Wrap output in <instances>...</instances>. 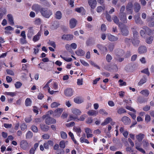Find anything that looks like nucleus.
Returning <instances> with one entry per match:
<instances>
[{
  "mask_svg": "<svg viewBox=\"0 0 154 154\" xmlns=\"http://www.w3.org/2000/svg\"><path fill=\"white\" fill-rule=\"evenodd\" d=\"M40 12L43 16L46 18H49L52 14V12L50 10L43 8L41 9Z\"/></svg>",
  "mask_w": 154,
  "mask_h": 154,
  "instance_id": "nucleus-1",
  "label": "nucleus"
},
{
  "mask_svg": "<svg viewBox=\"0 0 154 154\" xmlns=\"http://www.w3.org/2000/svg\"><path fill=\"white\" fill-rule=\"evenodd\" d=\"M120 29L122 34L123 35L127 36L128 35L129 32L126 25L122 24V26L120 27Z\"/></svg>",
  "mask_w": 154,
  "mask_h": 154,
  "instance_id": "nucleus-2",
  "label": "nucleus"
},
{
  "mask_svg": "<svg viewBox=\"0 0 154 154\" xmlns=\"http://www.w3.org/2000/svg\"><path fill=\"white\" fill-rule=\"evenodd\" d=\"M45 122L48 125L51 124H55L56 123V120L53 118L48 116L45 119Z\"/></svg>",
  "mask_w": 154,
  "mask_h": 154,
  "instance_id": "nucleus-3",
  "label": "nucleus"
},
{
  "mask_svg": "<svg viewBox=\"0 0 154 154\" xmlns=\"http://www.w3.org/2000/svg\"><path fill=\"white\" fill-rule=\"evenodd\" d=\"M63 109L60 108H58L55 110L54 112V117L55 118H58L59 117L63 112Z\"/></svg>",
  "mask_w": 154,
  "mask_h": 154,
  "instance_id": "nucleus-4",
  "label": "nucleus"
},
{
  "mask_svg": "<svg viewBox=\"0 0 154 154\" xmlns=\"http://www.w3.org/2000/svg\"><path fill=\"white\" fill-rule=\"evenodd\" d=\"M88 3L91 8V11L94 9L97 4L96 0H88Z\"/></svg>",
  "mask_w": 154,
  "mask_h": 154,
  "instance_id": "nucleus-5",
  "label": "nucleus"
},
{
  "mask_svg": "<svg viewBox=\"0 0 154 154\" xmlns=\"http://www.w3.org/2000/svg\"><path fill=\"white\" fill-rule=\"evenodd\" d=\"M20 146L21 148L25 150L27 149L29 146L28 143L25 140H23L21 141Z\"/></svg>",
  "mask_w": 154,
  "mask_h": 154,
  "instance_id": "nucleus-6",
  "label": "nucleus"
},
{
  "mask_svg": "<svg viewBox=\"0 0 154 154\" xmlns=\"http://www.w3.org/2000/svg\"><path fill=\"white\" fill-rule=\"evenodd\" d=\"M64 93L66 96L70 97L73 95V91L72 89L68 88L64 90Z\"/></svg>",
  "mask_w": 154,
  "mask_h": 154,
  "instance_id": "nucleus-7",
  "label": "nucleus"
},
{
  "mask_svg": "<svg viewBox=\"0 0 154 154\" xmlns=\"http://www.w3.org/2000/svg\"><path fill=\"white\" fill-rule=\"evenodd\" d=\"M122 121L125 125L129 124L131 122L130 119L126 116H124L122 119Z\"/></svg>",
  "mask_w": 154,
  "mask_h": 154,
  "instance_id": "nucleus-8",
  "label": "nucleus"
},
{
  "mask_svg": "<svg viewBox=\"0 0 154 154\" xmlns=\"http://www.w3.org/2000/svg\"><path fill=\"white\" fill-rule=\"evenodd\" d=\"M120 20L123 23H127V20L125 13L120 14L119 16Z\"/></svg>",
  "mask_w": 154,
  "mask_h": 154,
  "instance_id": "nucleus-9",
  "label": "nucleus"
},
{
  "mask_svg": "<svg viewBox=\"0 0 154 154\" xmlns=\"http://www.w3.org/2000/svg\"><path fill=\"white\" fill-rule=\"evenodd\" d=\"M62 39L64 40L69 41L73 38V35L70 34L63 35L62 37Z\"/></svg>",
  "mask_w": 154,
  "mask_h": 154,
  "instance_id": "nucleus-10",
  "label": "nucleus"
},
{
  "mask_svg": "<svg viewBox=\"0 0 154 154\" xmlns=\"http://www.w3.org/2000/svg\"><path fill=\"white\" fill-rule=\"evenodd\" d=\"M131 41L133 45L135 47H137L140 42V41L139 38H131Z\"/></svg>",
  "mask_w": 154,
  "mask_h": 154,
  "instance_id": "nucleus-11",
  "label": "nucleus"
},
{
  "mask_svg": "<svg viewBox=\"0 0 154 154\" xmlns=\"http://www.w3.org/2000/svg\"><path fill=\"white\" fill-rule=\"evenodd\" d=\"M147 48L145 46H141L140 47L138 50V51L140 54L144 53L147 51Z\"/></svg>",
  "mask_w": 154,
  "mask_h": 154,
  "instance_id": "nucleus-12",
  "label": "nucleus"
},
{
  "mask_svg": "<svg viewBox=\"0 0 154 154\" xmlns=\"http://www.w3.org/2000/svg\"><path fill=\"white\" fill-rule=\"evenodd\" d=\"M32 8L36 12H38L39 11H40V10L42 8H41L40 6L39 5L35 4L32 6Z\"/></svg>",
  "mask_w": 154,
  "mask_h": 154,
  "instance_id": "nucleus-13",
  "label": "nucleus"
},
{
  "mask_svg": "<svg viewBox=\"0 0 154 154\" xmlns=\"http://www.w3.org/2000/svg\"><path fill=\"white\" fill-rule=\"evenodd\" d=\"M77 21L74 18L71 19L70 21V27L71 28H74L75 26Z\"/></svg>",
  "mask_w": 154,
  "mask_h": 154,
  "instance_id": "nucleus-14",
  "label": "nucleus"
},
{
  "mask_svg": "<svg viewBox=\"0 0 154 154\" xmlns=\"http://www.w3.org/2000/svg\"><path fill=\"white\" fill-rule=\"evenodd\" d=\"M134 10L136 12H138L140 9V6L139 4L135 2L134 4Z\"/></svg>",
  "mask_w": 154,
  "mask_h": 154,
  "instance_id": "nucleus-15",
  "label": "nucleus"
},
{
  "mask_svg": "<svg viewBox=\"0 0 154 154\" xmlns=\"http://www.w3.org/2000/svg\"><path fill=\"white\" fill-rule=\"evenodd\" d=\"M74 101L76 103L80 104L83 102V100L81 97H77L74 98Z\"/></svg>",
  "mask_w": 154,
  "mask_h": 154,
  "instance_id": "nucleus-16",
  "label": "nucleus"
},
{
  "mask_svg": "<svg viewBox=\"0 0 154 154\" xmlns=\"http://www.w3.org/2000/svg\"><path fill=\"white\" fill-rule=\"evenodd\" d=\"M109 40L111 41H116L118 39V38L117 37L112 35H109L108 36Z\"/></svg>",
  "mask_w": 154,
  "mask_h": 154,
  "instance_id": "nucleus-17",
  "label": "nucleus"
},
{
  "mask_svg": "<svg viewBox=\"0 0 154 154\" xmlns=\"http://www.w3.org/2000/svg\"><path fill=\"white\" fill-rule=\"evenodd\" d=\"M62 13L60 11H57L55 14V18L58 20H60L62 18Z\"/></svg>",
  "mask_w": 154,
  "mask_h": 154,
  "instance_id": "nucleus-18",
  "label": "nucleus"
},
{
  "mask_svg": "<svg viewBox=\"0 0 154 154\" xmlns=\"http://www.w3.org/2000/svg\"><path fill=\"white\" fill-rule=\"evenodd\" d=\"M33 34V31L32 28L31 27L29 28L27 34V37L28 38H31Z\"/></svg>",
  "mask_w": 154,
  "mask_h": 154,
  "instance_id": "nucleus-19",
  "label": "nucleus"
},
{
  "mask_svg": "<svg viewBox=\"0 0 154 154\" xmlns=\"http://www.w3.org/2000/svg\"><path fill=\"white\" fill-rule=\"evenodd\" d=\"M75 53L78 56H82L85 54V52L81 49L75 51Z\"/></svg>",
  "mask_w": 154,
  "mask_h": 154,
  "instance_id": "nucleus-20",
  "label": "nucleus"
},
{
  "mask_svg": "<svg viewBox=\"0 0 154 154\" xmlns=\"http://www.w3.org/2000/svg\"><path fill=\"white\" fill-rule=\"evenodd\" d=\"M144 134L140 133L137 135L136 137L139 142H140L144 137Z\"/></svg>",
  "mask_w": 154,
  "mask_h": 154,
  "instance_id": "nucleus-21",
  "label": "nucleus"
},
{
  "mask_svg": "<svg viewBox=\"0 0 154 154\" xmlns=\"http://www.w3.org/2000/svg\"><path fill=\"white\" fill-rule=\"evenodd\" d=\"M7 16L8 18V20L10 22V24L11 25H13L14 24V23L12 15L10 14H8Z\"/></svg>",
  "mask_w": 154,
  "mask_h": 154,
  "instance_id": "nucleus-22",
  "label": "nucleus"
},
{
  "mask_svg": "<svg viewBox=\"0 0 154 154\" xmlns=\"http://www.w3.org/2000/svg\"><path fill=\"white\" fill-rule=\"evenodd\" d=\"M135 23L137 24L142 25L143 24V22L140 20L139 17L136 16L135 17Z\"/></svg>",
  "mask_w": 154,
  "mask_h": 154,
  "instance_id": "nucleus-23",
  "label": "nucleus"
},
{
  "mask_svg": "<svg viewBox=\"0 0 154 154\" xmlns=\"http://www.w3.org/2000/svg\"><path fill=\"white\" fill-rule=\"evenodd\" d=\"M40 126L42 130L44 131H47L49 128V127L47 125L41 124Z\"/></svg>",
  "mask_w": 154,
  "mask_h": 154,
  "instance_id": "nucleus-24",
  "label": "nucleus"
},
{
  "mask_svg": "<svg viewBox=\"0 0 154 154\" xmlns=\"http://www.w3.org/2000/svg\"><path fill=\"white\" fill-rule=\"evenodd\" d=\"M133 7V4L132 2H129L126 6V10L128 11H131Z\"/></svg>",
  "mask_w": 154,
  "mask_h": 154,
  "instance_id": "nucleus-25",
  "label": "nucleus"
},
{
  "mask_svg": "<svg viewBox=\"0 0 154 154\" xmlns=\"http://www.w3.org/2000/svg\"><path fill=\"white\" fill-rule=\"evenodd\" d=\"M112 120V119L110 117H108L106 118L104 122L102 123L101 125H105L109 123L110 121H111Z\"/></svg>",
  "mask_w": 154,
  "mask_h": 154,
  "instance_id": "nucleus-26",
  "label": "nucleus"
},
{
  "mask_svg": "<svg viewBox=\"0 0 154 154\" xmlns=\"http://www.w3.org/2000/svg\"><path fill=\"white\" fill-rule=\"evenodd\" d=\"M97 47L101 50L102 51H107V48L104 46H103L102 45L98 44L97 45Z\"/></svg>",
  "mask_w": 154,
  "mask_h": 154,
  "instance_id": "nucleus-27",
  "label": "nucleus"
},
{
  "mask_svg": "<svg viewBox=\"0 0 154 154\" xmlns=\"http://www.w3.org/2000/svg\"><path fill=\"white\" fill-rule=\"evenodd\" d=\"M140 93L145 97H147L149 94V92L148 90L146 89L140 92Z\"/></svg>",
  "mask_w": 154,
  "mask_h": 154,
  "instance_id": "nucleus-28",
  "label": "nucleus"
},
{
  "mask_svg": "<svg viewBox=\"0 0 154 154\" xmlns=\"http://www.w3.org/2000/svg\"><path fill=\"white\" fill-rule=\"evenodd\" d=\"M133 37L132 38H139L138 33L136 30L132 31Z\"/></svg>",
  "mask_w": 154,
  "mask_h": 154,
  "instance_id": "nucleus-29",
  "label": "nucleus"
},
{
  "mask_svg": "<svg viewBox=\"0 0 154 154\" xmlns=\"http://www.w3.org/2000/svg\"><path fill=\"white\" fill-rule=\"evenodd\" d=\"M72 113L76 116L80 115L81 113V111L77 109H73Z\"/></svg>",
  "mask_w": 154,
  "mask_h": 154,
  "instance_id": "nucleus-30",
  "label": "nucleus"
},
{
  "mask_svg": "<svg viewBox=\"0 0 154 154\" xmlns=\"http://www.w3.org/2000/svg\"><path fill=\"white\" fill-rule=\"evenodd\" d=\"M143 29H145L146 33L148 35H151L152 31L149 28L147 27H144Z\"/></svg>",
  "mask_w": 154,
  "mask_h": 154,
  "instance_id": "nucleus-31",
  "label": "nucleus"
},
{
  "mask_svg": "<svg viewBox=\"0 0 154 154\" xmlns=\"http://www.w3.org/2000/svg\"><path fill=\"white\" fill-rule=\"evenodd\" d=\"M121 57V56L116 55L115 59L117 61L121 62L123 61L124 60V58L122 57Z\"/></svg>",
  "mask_w": 154,
  "mask_h": 154,
  "instance_id": "nucleus-32",
  "label": "nucleus"
},
{
  "mask_svg": "<svg viewBox=\"0 0 154 154\" xmlns=\"http://www.w3.org/2000/svg\"><path fill=\"white\" fill-rule=\"evenodd\" d=\"M32 133L31 131H29L26 134V138L27 139H29L32 137Z\"/></svg>",
  "mask_w": 154,
  "mask_h": 154,
  "instance_id": "nucleus-33",
  "label": "nucleus"
},
{
  "mask_svg": "<svg viewBox=\"0 0 154 154\" xmlns=\"http://www.w3.org/2000/svg\"><path fill=\"white\" fill-rule=\"evenodd\" d=\"M41 35V34L39 32H38L37 35L34 36L33 40L34 42H35L38 40L39 39V36Z\"/></svg>",
  "mask_w": 154,
  "mask_h": 154,
  "instance_id": "nucleus-34",
  "label": "nucleus"
},
{
  "mask_svg": "<svg viewBox=\"0 0 154 154\" xmlns=\"http://www.w3.org/2000/svg\"><path fill=\"white\" fill-rule=\"evenodd\" d=\"M32 101L30 98H27L25 101V105L26 106H30L31 104Z\"/></svg>",
  "mask_w": 154,
  "mask_h": 154,
  "instance_id": "nucleus-35",
  "label": "nucleus"
},
{
  "mask_svg": "<svg viewBox=\"0 0 154 154\" xmlns=\"http://www.w3.org/2000/svg\"><path fill=\"white\" fill-rule=\"evenodd\" d=\"M60 136L62 138L65 139L67 138V135L64 132L62 131L60 132Z\"/></svg>",
  "mask_w": 154,
  "mask_h": 154,
  "instance_id": "nucleus-36",
  "label": "nucleus"
},
{
  "mask_svg": "<svg viewBox=\"0 0 154 154\" xmlns=\"http://www.w3.org/2000/svg\"><path fill=\"white\" fill-rule=\"evenodd\" d=\"M142 143L143 147L145 148L148 147L149 146V143L147 140H143L142 142Z\"/></svg>",
  "mask_w": 154,
  "mask_h": 154,
  "instance_id": "nucleus-37",
  "label": "nucleus"
},
{
  "mask_svg": "<svg viewBox=\"0 0 154 154\" xmlns=\"http://www.w3.org/2000/svg\"><path fill=\"white\" fill-rule=\"evenodd\" d=\"M124 52L121 49H119L116 55L119 56H123L124 54Z\"/></svg>",
  "mask_w": 154,
  "mask_h": 154,
  "instance_id": "nucleus-38",
  "label": "nucleus"
},
{
  "mask_svg": "<svg viewBox=\"0 0 154 154\" xmlns=\"http://www.w3.org/2000/svg\"><path fill=\"white\" fill-rule=\"evenodd\" d=\"M88 114L89 116L96 115L97 114L96 111L94 110L89 111L88 112Z\"/></svg>",
  "mask_w": 154,
  "mask_h": 154,
  "instance_id": "nucleus-39",
  "label": "nucleus"
},
{
  "mask_svg": "<svg viewBox=\"0 0 154 154\" xmlns=\"http://www.w3.org/2000/svg\"><path fill=\"white\" fill-rule=\"evenodd\" d=\"M112 20L115 23L117 24H119V20L116 16H113L112 17Z\"/></svg>",
  "mask_w": 154,
  "mask_h": 154,
  "instance_id": "nucleus-40",
  "label": "nucleus"
},
{
  "mask_svg": "<svg viewBox=\"0 0 154 154\" xmlns=\"http://www.w3.org/2000/svg\"><path fill=\"white\" fill-rule=\"evenodd\" d=\"M153 39V37L152 36H150L149 38L146 39V42L148 44H150L151 43Z\"/></svg>",
  "mask_w": 154,
  "mask_h": 154,
  "instance_id": "nucleus-41",
  "label": "nucleus"
},
{
  "mask_svg": "<svg viewBox=\"0 0 154 154\" xmlns=\"http://www.w3.org/2000/svg\"><path fill=\"white\" fill-rule=\"evenodd\" d=\"M105 16L106 19L109 22L112 21L111 17L107 12L106 13Z\"/></svg>",
  "mask_w": 154,
  "mask_h": 154,
  "instance_id": "nucleus-42",
  "label": "nucleus"
},
{
  "mask_svg": "<svg viewBox=\"0 0 154 154\" xmlns=\"http://www.w3.org/2000/svg\"><path fill=\"white\" fill-rule=\"evenodd\" d=\"M126 111L123 108H121L117 110V112L119 114H121L123 113H126Z\"/></svg>",
  "mask_w": 154,
  "mask_h": 154,
  "instance_id": "nucleus-43",
  "label": "nucleus"
},
{
  "mask_svg": "<svg viewBox=\"0 0 154 154\" xmlns=\"http://www.w3.org/2000/svg\"><path fill=\"white\" fill-rule=\"evenodd\" d=\"M73 130L75 131L77 134L80 133L81 132V130L80 128L74 127L73 128Z\"/></svg>",
  "mask_w": 154,
  "mask_h": 154,
  "instance_id": "nucleus-44",
  "label": "nucleus"
},
{
  "mask_svg": "<svg viewBox=\"0 0 154 154\" xmlns=\"http://www.w3.org/2000/svg\"><path fill=\"white\" fill-rule=\"evenodd\" d=\"M105 8V7L104 6L103 7L101 6H98L97 8V11L98 13H100L101 12L102 10H104Z\"/></svg>",
  "mask_w": 154,
  "mask_h": 154,
  "instance_id": "nucleus-45",
  "label": "nucleus"
},
{
  "mask_svg": "<svg viewBox=\"0 0 154 154\" xmlns=\"http://www.w3.org/2000/svg\"><path fill=\"white\" fill-rule=\"evenodd\" d=\"M138 101L140 103L145 102L146 100L142 97H139L137 99Z\"/></svg>",
  "mask_w": 154,
  "mask_h": 154,
  "instance_id": "nucleus-46",
  "label": "nucleus"
},
{
  "mask_svg": "<svg viewBox=\"0 0 154 154\" xmlns=\"http://www.w3.org/2000/svg\"><path fill=\"white\" fill-rule=\"evenodd\" d=\"M59 145L62 148L64 149L65 147V141L64 140H62L60 141L59 143Z\"/></svg>",
  "mask_w": 154,
  "mask_h": 154,
  "instance_id": "nucleus-47",
  "label": "nucleus"
},
{
  "mask_svg": "<svg viewBox=\"0 0 154 154\" xmlns=\"http://www.w3.org/2000/svg\"><path fill=\"white\" fill-rule=\"evenodd\" d=\"M31 128L32 131L36 133L38 131V129L35 125H32Z\"/></svg>",
  "mask_w": 154,
  "mask_h": 154,
  "instance_id": "nucleus-48",
  "label": "nucleus"
},
{
  "mask_svg": "<svg viewBox=\"0 0 154 154\" xmlns=\"http://www.w3.org/2000/svg\"><path fill=\"white\" fill-rule=\"evenodd\" d=\"M146 79L144 77L140 81L138 82V84L139 85H141L143 83L146 82Z\"/></svg>",
  "mask_w": 154,
  "mask_h": 154,
  "instance_id": "nucleus-49",
  "label": "nucleus"
},
{
  "mask_svg": "<svg viewBox=\"0 0 154 154\" xmlns=\"http://www.w3.org/2000/svg\"><path fill=\"white\" fill-rule=\"evenodd\" d=\"M141 72L142 73H143L146 74L147 75L149 76V72L148 71V68L145 69L143 70H142Z\"/></svg>",
  "mask_w": 154,
  "mask_h": 154,
  "instance_id": "nucleus-50",
  "label": "nucleus"
},
{
  "mask_svg": "<svg viewBox=\"0 0 154 154\" xmlns=\"http://www.w3.org/2000/svg\"><path fill=\"white\" fill-rule=\"evenodd\" d=\"M22 85V83L20 82H17L15 84V87L17 88H20L21 86Z\"/></svg>",
  "mask_w": 154,
  "mask_h": 154,
  "instance_id": "nucleus-51",
  "label": "nucleus"
},
{
  "mask_svg": "<svg viewBox=\"0 0 154 154\" xmlns=\"http://www.w3.org/2000/svg\"><path fill=\"white\" fill-rule=\"evenodd\" d=\"M136 148L138 151L140 152L143 153H145V152L144 150L142 148L139 147V146H136V147H135Z\"/></svg>",
  "mask_w": 154,
  "mask_h": 154,
  "instance_id": "nucleus-52",
  "label": "nucleus"
},
{
  "mask_svg": "<svg viewBox=\"0 0 154 154\" xmlns=\"http://www.w3.org/2000/svg\"><path fill=\"white\" fill-rule=\"evenodd\" d=\"M84 10V8L82 7L79 8H77L75 9V11L79 13H80L82 11H83Z\"/></svg>",
  "mask_w": 154,
  "mask_h": 154,
  "instance_id": "nucleus-53",
  "label": "nucleus"
},
{
  "mask_svg": "<svg viewBox=\"0 0 154 154\" xmlns=\"http://www.w3.org/2000/svg\"><path fill=\"white\" fill-rule=\"evenodd\" d=\"M112 69H113L114 72H117L118 70V68L116 65H113L112 66Z\"/></svg>",
  "mask_w": 154,
  "mask_h": 154,
  "instance_id": "nucleus-54",
  "label": "nucleus"
},
{
  "mask_svg": "<svg viewBox=\"0 0 154 154\" xmlns=\"http://www.w3.org/2000/svg\"><path fill=\"white\" fill-rule=\"evenodd\" d=\"M80 141L81 143L85 142L87 143H89V142L87 139H85L83 137H81L80 138Z\"/></svg>",
  "mask_w": 154,
  "mask_h": 154,
  "instance_id": "nucleus-55",
  "label": "nucleus"
},
{
  "mask_svg": "<svg viewBox=\"0 0 154 154\" xmlns=\"http://www.w3.org/2000/svg\"><path fill=\"white\" fill-rule=\"evenodd\" d=\"M106 59L108 62H110L112 59V57L110 55L107 54L106 55Z\"/></svg>",
  "mask_w": 154,
  "mask_h": 154,
  "instance_id": "nucleus-56",
  "label": "nucleus"
},
{
  "mask_svg": "<svg viewBox=\"0 0 154 154\" xmlns=\"http://www.w3.org/2000/svg\"><path fill=\"white\" fill-rule=\"evenodd\" d=\"M20 128L21 130L24 131L26 129L27 125L25 124H23L21 125Z\"/></svg>",
  "mask_w": 154,
  "mask_h": 154,
  "instance_id": "nucleus-57",
  "label": "nucleus"
},
{
  "mask_svg": "<svg viewBox=\"0 0 154 154\" xmlns=\"http://www.w3.org/2000/svg\"><path fill=\"white\" fill-rule=\"evenodd\" d=\"M59 104L58 103L56 102H54L52 103L51 104V107L52 108H54L58 106Z\"/></svg>",
  "mask_w": 154,
  "mask_h": 154,
  "instance_id": "nucleus-58",
  "label": "nucleus"
},
{
  "mask_svg": "<svg viewBox=\"0 0 154 154\" xmlns=\"http://www.w3.org/2000/svg\"><path fill=\"white\" fill-rule=\"evenodd\" d=\"M5 94L11 96L12 97H13L16 95V94L15 93L12 92H6Z\"/></svg>",
  "mask_w": 154,
  "mask_h": 154,
  "instance_id": "nucleus-59",
  "label": "nucleus"
},
{
  "mask_svg": "<svg viewBox=\"0 0 154 154\" xmlns=\"http://www.w3.org/2000/svg\"><path fill=\"white\" fill-rule=\"evenodd\" d=\"M20 42L22 44H26L27 43L26 41V38H23L20 39Z\"/></svg>",
  "mask_w": 154,
  "mask_h": 154,
  "instance_id": "nucleus-60",
  "label": "nucleus"
},
{
  "mask_svg": "<svg viewBox=\"0 0 154 154\" xmlns=\"http://www.w3.org/2000/svg\"><path fill=\"white\" fill-rule=\"evenodd\" d=\"M48 43L54 48H56V45L55 44V42H54L52 41H49V42H48Z\"/></svg>",
  "mask_w": 154,
  "mask_h": 154,
  "instance_id": "nucleus-61",
  "label": "nucleus"
},
{
  "mask_svg": "<svg viewBox=\"0 0 154 154\" xmlns=\"http://www.w3.org/2000/svg\"><path fill=\"white\" fill-rule=\"evenodd\" d=\"M86 117V115H83L81 116L79 119H77L76 120L77 121H78L79 120L83 121H84L85 118Z\"/></svg>",
  "mask_w": 154,
  "mask_h": 154,
  "instance_id": "nucleus-62",
  "label": "nucleus"
},
{
  "mask_svg": "<svg viewBox=\"0 0 154 154\" xmlns=\"http://www.w3.org/2000/svg\"><path fill=\"white\" fill-rule=\"evenodd\" d=\"M6 72L8 74L14 75V72L11 70L7 69L6 70Z\"/></svg>",
  "mask_w": 154,
  "mask_h": 154,
  "instance_id": "nucleus-63",
  "label": "nucleus"
},
{
  "mask_svg": "<svg viewBox=\"0 0 154 154\" xmlns=\"http://www.w3.org/2000/svg\"><path fill=\"white\" fill-rule=\"evenodd\" d=\"M92 44V40L91 39H89L86 42V44L87 46H89Z\"/></svg>",
  "mask_w": 154,
  "mask_h": 154,
  "instance_id": "nucleus-64",
  "label": "nucleus"
}]
</instances>
